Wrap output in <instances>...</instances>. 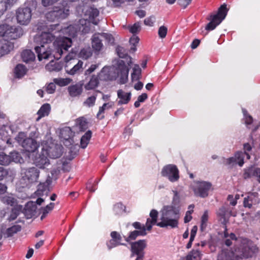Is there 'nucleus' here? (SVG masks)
<instances>
[{
    "label": "nucleus",
    "instance_id": "1",
    "mask_svg": "<svg viewBox=\"0 0 260 260\" xmlns=\"http://www.w3.org/2000/svg\"><path fill=\"white\" fill-rule=\"evenodd\" d=\"M50 25V30L49 32H43L41 35L36 38L37 42L40 43V46L35 47V50L38 54L39 60L54 58L58 60L64 51H66L72 46V41L68 37H59L56 38L53 43L54 49L51 51L49 44L54 40L55 36L52 32L54 30L53 27L58 26Z\"/></svg>",
    "mask_w": 260,
    "mask_h": 260
},
{
    "label": "nucleus",
    "instance_id": "2",
    "mask_svg": "<svg viewBox=\"0 0 260 260\" xmlns=\"http://www.w3.org/2000/svg\"><path fill=\"white\" fill-rule=\"evenodd\" d=\"M77 12L85 18L80 19L78 24L70 25L62 30L63 33L72 37H75L78 31L82 34L88 33L90 29V22L95 25L99 22L96 18L99 15V11L96 8L87 5L79 6L77 7Z\"/></svg>",
    "mask_w": 260,
    "mask_h": 260
},
{
    "label": "nucleus",
    "instance_id": "3",
    "mask_svg": "<svg viewBox=\"0 0 260 260\" xmlns=\"http://www.w3.org/2000/svg\"><path fill=\"white\" fill-rule=\"evenodd\" d=\"M160 221L156 223L158 217V212L154 209L151 211L150 217L146 223L148 231H150L153 225H156L160 228H168L172 229L177 228L178 221L180 218L179 210L173 206H164L161 211Z\"/></svg>",
    "mask_w": 260,
    "mask_h": 260
},
{
    "label": "nucleus",
    "instance_id": "4",
    "mask_svg": "<svg viewBox=\"0 0 260 260\" xmlns=\"http://www.w3.org/2000/svg\"><path fill=\"white\" fill-rule=\"evenodd\" d=\"M238 241H240L239 247L234 250L222 249L218 254L217 260H242L251 257L258 252V247L251 240L242 238Z\"/></svg>",
    "mask_w": 260,
    "mask_h": 260
},
{
    "label": "nucleus",
    "instance_id": "5",
    "mask_svg": "<svg viewBox=\"0 0 260 260\" xmlns=\"http://www.w3.org/2000/svg\"><path fill=\"white\" fill-rule=\"evenodd\" d=\"M129 68L123 60H118L112 67H104L99 74L101 80H114L120 77L121 84H124L128 80Z\"/></svg>",
    "mask_w": 260,
    "mask_h": 260
},
{
    "label": "nucleus",
    "instance_id": "6",
    "mask_svg": "<svg viewBox=\"0 0 260 260\" xmlns=\"http://www.w3.org/2000/svg\"><path fill=\"white\" fill-rule=\"evenodd\" d=\"M70 14V3L69 2H63L57 6L54 7L53 10L46 14L48 21H54L58 19L66 18Z\"/></svg>",
    "mask_w": 260,
    "mask_h": 260
},
{
    "label": "nucleus",
    "instance_id": "7",
    "mask_svg": "<svg viewBox=\"0 0 260 260\" xmlns=\"http://www.w3.org/2000/svg\"><path fill=\"white\" fill-rule=\"evenodd\" d=\"M76 57V53L71 52L65 58L66 72L71 75L77 74L83 69V61L78 60Z\"/></svg>",
    "mask_w": 260,
    "mask_h": 260
},
{
    "label": "nucleus",
    "instance_id": "8",
    "mask_svg": "<svg viewBox=\"0 0 260 260\" xmlns=\"http://www.w3.org/2000/svg\"><path fill=\"white\" fill-rule=\"evenodd\" d=\"M244 152H237L235 155V157H230L227 159L222 158V162L225 165L233 166L234 164H238L240 166H242L244 164V157L246 156L247 159H250V155L248 153L252 149V147L249 143H246L244 145Z\"/></svg>",
    "mask_w": 260,
    "mask_h": 260
},
{
    "label": "nucleus",
    "instance_id": "9",
    "mask_svg": "<svg viewBox=\"0 0 260 260\" xmlns=\"http://www.w3.org/2000/svg\"><path fill=\"white\" fill-rule=\"evenodd\" d=\"M22 35L21 28L10 26L7 24L0 25V36L3 37L1 40H15Z\"/></svg>",
    "mask_w": 260,
    "mask_h": 260
},
{
    "label": "nucleus",
    "instance_id": "10",
    "mask_svg": "<svg viewBox=\"0 0 260 260\" xmlns=\"http://www.w3.org/2000/svg\"><path fill=\"white\" fill-rule=\"evenodd\" d=\"M39 171L35 167L24 170L20 181L22 184V187H26L29 184L37 182L39 177Z\"/></svg>",
    "mask_w": 260,
    "mask_h": 260
},
{
    "label": "nucleus",
    "instance_id": "11",
    "mask_svg": "<svg viewBox=\"0 0 260 260\" xmlns=\"http://www.w3.org/2000/svg\"><path fill=\"white\" fill-rule=\"evenodd\" d=\"M228 10L226 5L224 4L219 8L218 12L216 14L211 15V21L206 26L207 30H212L218 25L225 18L227 15Z\"/></svg>",
    "mask_w": 260,
    "mask_h": 260
},
{
    "label": "nucleus",
    "instance_id": "12",
    "mask_svg": "<svg viewBox=\"0 0 260 260\" xmlns=\"http://www.w3.org/2000/svg\"><path fill=\"white\" fill-rule=\"evenodd\" d=\"M15 17L18 24L27 25L30 22L32 10L28 7H19L16 10Z\"/></svg>",
    "mask_w": 260,
    "mask_h": 260
},
{
    "label": "nucleus",
    "instance_id": "13",
    "mask_svg": "<svg viewBox=\"0 0 260 260\" xmlns=\"http://www.w3.org/2000/svg\"><path fill=\"white\" fill-rule=\"evenodd\" d=\"M161 173L162 176L167 177L172 182L178 181L179 178V170L174 165H168L165 166Z\"/></svg>",
    "mask_w": 260,
    "mask_h": 260
},
{
    "label": "nucleus",
    "instance_id": "14",
    "mask_svg": "<svg viewBox=\"0 0 260 260\" xmlns=\"http://www.w3.org/2000/svg\"><path fill=\"white\" fill-rule=\"evenodd\" d=\"M193 189L197 196L205 198L212 189V184L207 181H199L196 183Z\"/></svg>",
    "mask_w": 260,
    "mask_h": 260
},
{
    "label": "nucleus",
    "instance_id": "15",
    "mask_svg": "<svg viewBox=\"0 0 260 260\" xmlns=\"http://www.w3.org/2000/svg\"><path fill=\"white\" fill-rule=\"evenodd\" d=\"M146 241L140 240L131 244V257L134 255L137 256L136 260H142L144 257V250L146 247Z\"/></svg>",
    "mask_w": 260,
    "mask_h": 260
},
{
    "label": "nucleus",
    "instance_id": "16",
    "mask_svg": "<svg viewBox=\"0 0 260 260\" xmlns=\"http://www.w3.org/2000/svg\"><path fill=\"white\" fill-rule=\"evenodd\" d=\"M43 148H45L48 150L47 156L53 159L59 157L62 153V147L59 145H55L52 144L50 146L47 145H43Z\"/></svg>",
    "mask_w": 260,
    "mask_h": 260
},
{
    "label": "nucleus",
    "instance_id": "17",
    "mask_svg": "<svg viewBox=\"0 0 260 260\" xmlns=\"http://www.w3.org/2000/svg\"><path fill=\"white\" fill-rule=\"evenodd\" d=\"M47 150L45 148L42 147L41 154H39V157H37L34 161L36 166L41 169H44L50 164L48 159L49 157L47 154L48 153Z\"/></svg>",
    "mask_w": 260,
    "mask_h": 260
},
{
    "label": "nucleus",
    "instance_id": "18",
    "mask_svg": "<svg viewBox=\"0 0 260 260\" xmlns=\"http://www.w3.org/2000/svg\"><path fill=\"white\" fill-rule=\"evenodd\" d=\"M245 179L254 177L260 183V168L255 167H251L245 170L243 174Z\"/></svg>",
    "mask_w": 260,
    "mask_h": 260
},
{
    "label": "nucleus",
    "instance_id": "19",
    "mask_svg": "<svg viewBox=\"0 0 260 260\" xmlns=\"http://www.w3.org/2000/svg\"><path fill=\"white\" fill-rule=\"evenodd\" d=\"M22 146L26 151L34 152L38 149L39 145L34 139L27 138L23 143Z\"/></svg>",
    "mask_w": 260,
    "mask_h": 260
},
{
    "label": "nucleus",
    "instance_id": "20",
    "mask_svg": "<svg viewBox=\"0 0 260 260\" xmlns=\"http://www.w3.org/2000/svg\"><path fill=\"white\" fill-rule=\"evenodd\" d=\"M117 96L119 100L118 104L120 105L127 104L131 99V93L125 92L122 89L117 91Z\"/></svg>",
    "mask_w": 260,
    "mask_h": 260
},
{
    "label": "nucleus",
    "instance_id": "21",
    "mask_svg": "<svg viewBox=\"0 0 260 260\" xmlns=\"http://www.w3.org/2000/svg\"><path fill=\"white\" fill-rule=\"evenodd\" d=\"M258 202V194L257 193H252L248 194L247 198H244V206L250 208L253 204Z\"/></svg>",
    "mask_w": 260,
    "mask_h": 260
},
{
    "label": "nucleus",
    "instance_id": "22",
    "mask_svg": "<svg viewBox=\"0 0 260 260\" xmlns=\"http://www.w3.org/2000/svg\"><path fill=\"white\" fill-rule=\"evenodd\" d=\"M231 215V212H229L225 207L220 208L217 212V216L219 220L223 224H225L228 220V218Z\"/></svg>",
    "mask_w": 260,
    "mask_h": 260
},
{
    "label": "nucleus",
    "instance_id": "23",
    "mask_svg": "<svg viewBox=\"0 0 260 260\" xmlns=\"http://www.w3.org/2000/svg\"><path fill=\"white\" fill-rule=\"evenodd\" d=\"M101 34H94L92 38V47L95 51H100L103 48Z\"/></svg>",
    "mask_w": 260,
    "mask_h": 260
},
{
    "label": "nucleus",
    "instance_id": "24",
    "mask_svg": "<svg viewBox=\"0 0 260 260\" xmlns=\"http://www.w3.org/2000/svg\"><path fill=\"white\" fill-rule=\"evenodd\" d=\"M13 48V46L9 41L0 40V56L9 53Z\"/></svg>",
    "mask_w": 260,
    "mask_h": 260
},
{
    "label": "nucleus",
    "instance_id": "25",
    "mask_svg": "<svg viewBox=\"0 0 260 260\" xmlns=\"http://www.w3.org/2000/svg\"><path fill=\"white\" fill-rule=\"evenodd\" d=\"M68 91L71 96L75 97L80 95L82 92V85L76 84L68 87Z\"/></svg>",
    "mask_w": 260,
    "mask_h": 260
},
{
    "label": "nucleus",
    "instance_id": "26",
    "mask_svg": "<svg viewBox=\"0 0 260 260\" xmlns=\"http://www.w3.org/2000/svg\"><path fill=\"white\" fill-rule=\"evenodd\" d=\"M51 107L49 104L43 105L37 112L38 117L37 121H39L41 118L46 116H48L50 112Z\"/></svg>",
    "mask_w": 260,
    "mask_h": 260
},
{
    "label": "nucleus",
    "instance_id": "27",
    "mask_svg": "<svg viewBox=\"0 0 260 260\" xmlns=\"http://www.w3.org/2000/svg\"><path fill=\"white\" fill-rule=\"evenodd\" d=\"M45 68L47 70L50 72H58L62 69V64L57 60H52L49 63L46 64Z\"/></svg>",
    "mask_w": 260,
    "mask_h": 260
},
{
    "label": "nucleus",
    "instance_id": "28",
    "mask_svg": "<svg viewBox=\"0 0 260 260\" xmlns=\"http://www.w3.org/2000/svg\"><path fill=\"white\" fill-rule=\"evenodd\" d=\"M99 76L96 75H92L89 81L85 85L86 90H91L95 88L99 84Z\"/></svg>",
    "mask_w": 260,
    "mask_h": 260
},
{
    "label": "nucleus",
    "instance_id": "29",
    "mask_svg": "<svg viewBox=\"0 0 260 260\" xmlns=\"http://www.w3.org/2000/svg\"><path fill=\"white\" fill-rule=\"evenodd\" d=\"M22 60L25 62L33 61L35 59V55L30 50H25L21 53Z\"/></svg>",
    "mask_w": 260,
    "mask_h": 260
},
{
    "label": "nucleus",
    "instance_id": "30",
    "mask_svg": "<svg viewBox=\"0 0 260 260\" xmlns=\"http://www.w3.org/2000/svg\"><path fill=\"white\" fill-rule=\"evenodd\" d=\"M116 51L119 57L120 58H125L126 60V62H125L126 65L129 68V66H130L131 64L132 63V58L127 56L125 53H124V48L122 47L118 46L116 48Z\"/></svg>",
    "mask_w": 260,
    "mask_h": 260
},
{
    "label": "nucleus",
    "instance_id": "31",
    "mask_svg": "<svg viewBox=\"0 0 260 260\" xmlns=\"http://www.w3.org/2000/svg\"><path fill=\"white\" fill-rule=\"evenodd\" d=\"M27 71V69L25 66L22 64H18L15 68L14 73L15 76L18 78H21L26 74Z\"/></svg>",
    "mask_w": 260,
    "mask_h": 260
},
{
    "label": "nucleus",
    "instance_id": "32",
    "mask_svg": "<svg viewBox=\"0 0 260 260\" xmlns=\"http://www.w3.org/2000/svg\"><path fill=\"white\" fill-rule=\"evenodd\" d=\"M141 69L138 64H135L133 68V72L131 74L132 81H138L141 76Z\"/></svg>",
    "mask_w": 260,
    "mask_h": 260
},
{
    "label": "nucleus",
    "instance_id": "33",
    "mask_svg": "<svg viewBox=\"0 0 260 260\" xmlns=\"http://www.w3.org/2000/svg\"><path fill=\"white\" fill-rule=\"evenodd\" d=\"M146 234V229H144L141 231H134L130 233L129 236L125 238V240L129 242L135 240L139 235L145 236Z\"/></svg>",
    "mask_w": 260,
    "mask_h": 260
},
{
    "label": "nucleus",
    "instance_id": "34",
    "mask_svg": "<svg viewBox=\"0 0 260 260\" xmlns=\"http://www.w3.org/2000/svg\"><path fill=\"white\" fill-rule=\"evenodd\" d=\"M91 132L88 131L82 137L80 141V145L81 148H85L89 143L91 137Z\"/></svg>",
    "mask_w": 260,
    "mask_h": 260
},
{
    "label": "nucleus",
    "instance_id": "35",
    "mask_svg": "<svg viewBox=\"0 0 260 260\" xmlns=\"http://www.w3.org/2000/svg\"><path fill=\"white\" fill-rule=\"evenodd\" d=\"M21 229V227L19 225H14L7 229L5 235L7 238L11 237L18 232L20 231Z\"/></svg>",
    "mask_w": 260,
    "mask_h": 260
},
{
    "label": "nucleus",
    "instance_id": "36",
    "mask_svg": "<svg viewBox=\"0 0 260 260\" xmlns=\"http://www.w3.org/2000/svg\"><path fill=\"white\" fill-rule=\"evenodd\" d=\"M22 209V206L21 205H16L15 206L11 211L9 220L10 221L15 220L17 217Z\"/></svg>",
    "mask_w": 260,
    "mask_h": 260
},
{
    "label": "nucleus",
    "instance_id": "37",
    "mask_svg": "<svg viewBox=\"0 0 260 260\" xmlns=\"http://www.w3.org/2000/svg\"><path fill=\"white\" fill-rule=\"evenodd\" d=\"M224 237L226 238L224 242H225V244L226 246H229L231 245V244L232 243L231 240H236L238 243H240V241H238V240H240L242 238H239L238 239H237L236 238L235 235L233 233H231L230 235H229L226 230L224 231Z\"/></svg>",
    "mask_w": 260,
    "mask_h": 260
},
{
    "label": "nucleus",
    "instance_id": "38",
    "mask_svg": "<svg viewBox=\"0 0 260 260\" xmlns=\"http://www.w3.org/2000/svg\"><path fill=\"white\" fill-rule=\"evenodd\" d=\"M76 124L78 126L79 128L84 131L86 130L88 127V123L85 118L83 117H80L77 119Z\"/></svg>",
    "mask_w": 260,
    "mask_h": 260
},
{
    "label": "nucleus",
    "instance_id": "39",
    "mask_svg": "<svg viewBox=\"0 0 260 260\" xmlns=\"http://www.w3.org/2000/svg\"><path fill=\"white\" fill-rule=\"evenodd\" d=\"M53 82L58 85L60 86H64L69 84H70L72 82V79L69 78H54L53 79Z\"/></svg>",
    "mask_w": 260,
    "mask_h": 260
},
{
    "label": "nucleus",
    "instance_id": "40",
    "mask_svg": "<svg viewBox=\"0 0 260 260\" xmlns=\"http://www.w3.org/2000/svg\"><path fill=\"white\" fill-rule=\"evenodd\" d=\"M2 201L4 204L11 206L15 207L16 206V200L11 196H6L4 197L2 199Z\"/></svg>",
    "mask_w": 260,
    "mask_h": 260
},
{
    "label": "nucleus",
    "instance_id": "41",
    "mask_svg": "<svg viewBox=\"0 0 260 260\" xmlns=\"http://www.w3.org/2000/svg\"><path fill=\"white\" fill-rule=\"evenodd\" d=\"M11 162V156L4 152L0 153V165L3 166L8 165Z\"/></svg>",
    "mask_w": 260,
    "mask_h": 260
},
{
    "label": "nucleus",
    "instance_id": "42",
    "mask_svg": "<svg viewBox=\"0 0 260 260\" xmlns=\"http://www.w3.org/2000/svg\"><path fill=\"white\" fill-rule=\"evenodd\" d=\"M54 207V203H50L49 205H47L42 209V215L41 217V220H43L46 217L47 214L53 210Z\"/></svg>",
    "mask_w": 260,
    "mask_h": 260
},
{
    "label": "nucleus",
    "instance_id": "43",
    "mask_svg": "<svg viewBox=\"0 0 260 260\" xmlns=\"http://www.w3.org/2000/svg\"><path fill=\"white\" fill-rule=\"evenodd\" d=\"M72 135V132L70 127H65L60 132L61 137L64 140H68Z\"/></svg>",
    "mask_w": 260,
    "mask_h": 260
},
{
    "label": "nucleus",
    "instance_id": "44",
    "mask_svg": "<svg viewBox=\"0 0 260 260\" xmlns=\"http://www.w3.org/2000/svg\"><path fill=\"white\" fill-rule=\"evenodd\" d=\"M91 55L92 53L90 48H83L79 53V56L85 59H88Z\"/></svg>",
    "mask_w": 260,
    "mask_h": 260
},
{
    "label": "nucleus",
    "instance_id": "45",
    "mask_svg": "<svg viewBox=\"0 0 260 260\" xmlns=\"http://www.w3.org/2000/svg\"><path fill=\"white\" fill-rule=\"evenodd\" d=\"M208 220V212L205 211L203 215L201 217V229L202 231H204L207 227V222Z\"/></svg>",
    "mask_w": 260,
    "mask_h": 260
},
{
    "label": "nucleus",
    "instance_id": "46",
    "mask_svg": "<svg viewBox=\"0 0 260 260\" xmlns=\"http://www.w3.org/2000/svg\"><path fill=\"white\" fill-rule=\"evenodd\" d=\"M125 209V206L121 203H117L114 206V211L117 215H120L124 212Z\"/></svg>",
    "mask_w": 260,
    "mask_h": 260
},
{
    "label": "nucleus",
    "instance_id": "47",
    "mask_svg": "<svg viewBox=\"0 0 260 260\" xmlns=\"http://www.w3.org/2000/svg\"><path fill=\"white\" fill-rule=\"evenodd\" d=\"M139 38L136 35H133L129 39V43L133 46L131 48V50L134 52L136 50V45L139 43Z\"/></svg>",
    "mask_w": 260,
    "mask_h": 260
},
{
    "label": "nucleus",
    "instance_id": "48",
    "mask_svg": "<svg viewBox=\"0 0 260 260\" xmlns=\"http://www.w3.org/2000/svg\"><path fill=\"white\" fill-rule=\"evenodd\" d=\"M96 99V95H94L88 97L86 100L83 103V105L85 106L91 107L94 105Z\"/></svg>",
    "mask_w": 260,
    "mask_h": 260
},
{
    "label": "nucleus",
    "instance_id": "49",
    "mask_svg": "<svg viewBox=\"0 0 260 260\" xmlns=\"http://www.w3.org/2000/svg\"><path fill=\"white\" fill-rule=\"evenodd\" d=\"M26 139H27V138H26V135L23 132L19 133L15 138L16 140L19 144L21 145V146Z\"/></svg>",
    "mask_w": 260,
    "mask_h": 260
},
{
    "label": "nucleus",
    "instance_id": "50",
    "mask_svg": "<svg viewBox=\"0 0 260 260\" xmlns=\"http://www.w3.org/2000/svg\"><path fill=\"white\" fill-rule=\"evenodd\" d=\"M200 253L196 251L189 253L185 257V260H196L200 257Z\"/></svg>",
    "mask_w": 260,
    "mask_h": 260
},
{
    "label": "nucleus",
    "instance_id": "51",
    "mask_svg": "<svg viewBox=\"0 0 260 260\" xmlns=\"http://www.w3.org/2000/svg\"><path fill=\"white\" fill-rule=\"evenodd\" d=\"M141 29L140 24L139 23H135L133 25L129 27V31L133 34H137L140 31Z\"/></svg>",
    "mask_w": 260,
    "mask_h": 260
},
{
    "label": "nucleus",
    "instance_id": "52",
    "mask_svg": "<svg viewBox=\"0 0 260 260\" xmlns=\"http://www.w3.org/2000/svg\"><path fill=\"white\" fill-rule=\"evenodd\" d=\"M168 31V28L167 27L165 26H161L158 31V34L159 37L161 38L164 39L166 37Z\"/></svg>",
    "mask_w": 260,
    "mask_h": 260
},
{
    "label": "nucleus",
    "instance_id": "53",
    "mask_svg": "<svg viewBox=\"0 0 260 260\" xmlns=\"http://www.w3.org/2000/svg\"><path fill=\"white\" fill-rule=\"evenodd\" d=\"M122 245L120 242H118L116 240L112 238L111 240L107 242V245L109 249L115 247L118 245Z\"/></svg>",
    "mask_w": 260,
    "mask_h": 260
},
{
    "label": "nucleus",
    "instance_id": "54",
    "mask_svg": "<svg viewBox=\"0 0 260 260\" xmlns=\"http://www.w3.org/2000/svg\"><path fill=\"white\" fill-rule=\"evenodd\" d=\"M242 111L244 116L245 124L247 125L251 124L253 121L252 117L247 114L246 110L243 109Z\"/></svg>",
    "mask_w": 260,
    "mask_h": 260
},
{
    "label": "nucleus",
    "instance_id": "55",
    "mask_svg": "<svg viewBox=\"0 0 260 260\" xmlns=\"http://www.w3.org/2000/svg\"><path fill=\"white\" fill-rule=\"evenodd\" d=\"M55 83L53 82V83H50L48 84L46 87V91L49 94H52L54 92L56 89Z\"/></svg>",
    "mask_w": 260,
    "mask_h": 260
},
{
    "label": "nucleus",
    "instance_id": "56",
    "mask_svg": "<svg viewBox=\"0 0 260 260\" xmlns=\"http://www.w3.org/2000/svg\"><path fill=\"white\" fill-rule=\"evenodd\" d=\"M9 156H11V161L18 162L21 159L20 154L17 152L10 153Z\"/></svg>",
    "mask_w": 260,
    "mask_h": 260
},
{
    "label": "nucleus",
    "instance_id": "57",
    "mask_svg": "<svg viewBox=\"0 0 260 260\" xmlns=\"http://www.w3.org/2000/svg\"><path fill=\"white\" fill-rule=\"evenodd\" d=\"M101 37L102 38L105 39L109 43L112 44L114 43V38L111 34L103 33L101 34Z\"/></svg>",
    "mask_w": 260,
    "mask_h": 260
},
{
    "label": "nucleus",
    "instance_id": "58",
    "mask_svg": "<svg viewBox=\"0 0 260 260\" xmlns=\"http://www.w3.org/2000/svg\"><path fill=\"white\" fill-rule=\"evenodd\" d=\"M155 21V18L154 16H151L148 18H146L144 20V24L146 25L149 26H152L154 24V23Z\"/></svg>",
    "mask_w": 260,
    "mask_h": 260
},
{
    "label": "nucleus",
    "instance_id": "59",
    "mask_svg": "<svg viewBox=\"0 0 260 260\" xmlns=\"http://www.w3.org/2000/svg\"><path fill=\"white\" fill-rule=\"evenodd\" d=\"M47 186L45 184H40L39 185L38 189L36 191V193L38 195H43L44 194V192L47 191Z\"/></svg>",
    "mask_w": 260,
    "mask_h": 260
},
{
    "label": "nucleus",
    "instance_id": "60",
    "mask_svg": "<svg viewBox=\"0 0 260 260\" xmlns=\"http://www.w3.org/2000/svg\"><path fill=\"white\" fill-rule=\"evenodd\" d=\"M111 236L112 238L116 240L118 242H120V241H121V236L119 234H118L117 232L115 231L111 232Z\"/></svg>",
    "mask_w": 260,
    "mask_h": 260
},
{
    "label": "nucleus",
    "instance_id": "61",
    "mask_svg": "<svg viewBox=\"0 0 260 260\" xmlns=\"http://www.w3.org/2000/svg\"><path fill=\"white\" fill-rule=\"evenodd\" d=\"M98 67V65L97 64H92L88 69L85 71V75H87L90 74L93 72Z\"/></svg>",
    "mask_w": 260,
    "mask_h": 260
},
{
    "label": "nucleus",
    "instance_id": "62",
    "mask_svg": "<svg viewBox=\"0 0 260 260\" xmlns=\"http://www.w3.org/2000/svg\"><path fill=\"white\" fill-rule=\"evenodd\" d=\"M59 0H42V5L44 7H47L53 5Z\"/></svg>",
    "mask_w": 260,
    "mask_h": 260
},
{
    "label": "nucleus",
    "instance_id": "63",
    "mask_svg": "<svg viewBox=\"0 0 260 260\" xmlns=\"http://www.w3.org/2000/svg\"><path fill=\"white\" fill-rule=\"evenodd\" d=\"M192 211L188 210L186 212L185 216L184 217V221L185 223L189 222L192 219Z\"/></svg>",
    "mask_w": 260,
    "mask_h": 260
},
{
    "label": "nucleus",
    "instance_id": "64",
    "mask_svg": "<svg viewBox=\"0 0 260 260\" xmlns=\"http://www.w3.org/2000/svg\"><path fill=\"white\" fill-rule=\"evenodd\" d=\"M104 113H105V110L103 109V107H100L99 108V111L96 114L97 118H98L99 119H100V120L103 119L105 117L104 115Z\"/></svg>",
    "mask_w": 260,
    "mask_h": 260
}]
</instances>
